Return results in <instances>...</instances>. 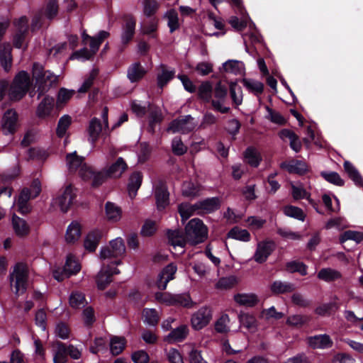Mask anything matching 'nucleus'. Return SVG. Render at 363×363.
<instances>
[{
    "mask_svg": "<svg viewBox=\"0 0 363 363\" xmlns=\"http://www.w3.org/2000/svg\"><path fill=\"white\" fill-rule=\"evenodd\" d=\"M28 270L25 264H17L11 274V286L17 295L23 294L27 286Z\"/></svg>",
    "mask_w": 363,
    "mask_h": 363,
    "instance_id": "nucleus-6",
    "label": "nucleus"
},
{
    "mask_svg": "<svg viewBox=\"0 0 363 363\" xmlns=\"http://www.w3.org/2000/svg\"><path fill=\"white\" fill-rule=\"evenodd\" d=\"M164 16L167 18V25L171 33L179 28V23L178 14L174 9H171L167 11Z\"/></svg>",
    "mask_w": 363,
    "mask_h": 363,
    "instance_id": "nucleus-56",
    "label": "nucleus"
},
{
    "mask_svg": "<svg viewBox=\"0 0 363 363\" xmlns=\"http://www.w3.org/2000/svg\"><path fill=\"white\" fill-rule=\"evenodd\" d=\"M196 123L191 116H186L184 118L173 121L169 128L168 131L172 133H180L182 134L188 133L196 128Z\"/></svg>",
    "mask_w": 363,
    "mask_h": 363,
    "instance_id": "nucleus-11",
    "label": "nucleus"
},
{
    "mask_svg": "<svg viewBox=\"0 0 363 363\" xmlns=\"http://www.w3.org/2000/svg\"><path fill=\"white\" fill-rule=\"evenodd\" d=\"M144 321L150 325H155L159 320V315L155 309L145 308L143 310Z\"/></svg>",
    "mask_w": 363,
    "mask_h": 363,
    "instance_id": "nucleus-58",
    "label": "nucleus"
},
{
    "mask_svg": "<svg viewBox=\"0 0 363 363\" xmlns=\"http://www.w3.org/2000/svg\"><path fill=\"white\" fill-rule=\"evenodd\" d=\"M81 264L76 257L72 255L67 256L66 262L64 266V274L69 276L77 274L81 270Z\"/></svg>",
    "mask_w": 363,
    "mask_h": 363,
    "instance_id": "nucleus-28",
    "label": "nucleus"
},
{
    "mask_svg": "<svg viewBox=\"0 0 363 363\" xmlns=\"http://www.w3.org/2000/svg\"><path fill=\"white\" fill-rule=\"evenodd\" d=\"M109 36V33L105 30L100 31L97 36L90 38L89 46L91 52L95 55L101 43Z\"/></svg>",
    "mask_w": 363,
    "mask_h": 363,
    "instance_id": "nucleus-45",
    "label": "nucleus"
},
{
    "mask_svg": "<svg viewBox=\"0 0 363 363\" xmlns=\"http://www.w3.org/2000/svg\"><path fill=\"white\" fill-rule=\"evenodd\" d=\"M344 168L350 178L355 183L356 185L362 184V178L357 169L350 162H344Z\"/></svg>",
    "mask_w": 363,
    "mask_h": 363,
    "instance_id": "nucleus-47",
    "label": "nucleus"
},
{
    "mask_svg": "<svg viewBox=\"0 0 363 363\" xmlns=\"http://www.w3.org/2000/svg\"><path fill=\"white\" fill-rule=\"evenodd\" d=\"M135 25L136 21L133 16H128L125 17L121 33V41L123 44H127L133 37Z\"/></svg>",
    "mask_w": 363,
    "mask_h": 363,
    "instance_id": "nucleus-22",
    "label": "nucleus"
},
{
    "mask_svg": "<svg viewBox=\"0 0 363 363\" xmlns=\"http://www.w3.org/2000/svg\"><path fill=\"white\" fill-rule=\"evenodd\" d=\"M146 71L140 63H134L128 69V78L131 82H135L141 79Z\"/></svg>",
    "mask_w": 363,
    "mask_h": 363,
    "instance_id": "nucleus-37",
    "label": "nucleus"
},
{
    "mask_svg": "<svg viewBox=\"0 0 363 363\" xmlns=\"http://www.w3.org/2000/svg\"><path fill=\"white\" fill-rule=\"evenodd\" d=\"M120 271L109 264L103 263V267L96 277V284L100 289H105L111 281V277L118 274Z\"/></svg>",
    "mask_w": 363,
    "mask_h": 363,
    "instance_id": "nucleus-14",
    "label": "nucleus"
},
{
    "mask_svg": "<svg viewBox=\"0 0 363 363\" xmlns=\"http://www.w3.org/2000/svg\"><path fill=\"white\" fill-rule=\"evenodd\" d=\"M79 176L84 180H91V185L94 187L101 185L109 178L105 169L96 172L88 165H84L81 168Z\"/></svg>",
    "mask_w": 363,
    "mask_h": 363,
    "instance_id": "nucleus-8",
    "label": "nucleus"
},
{
    "mask_svg": "<svg viewBox=\"0 0 363 363\" xmlns=\"http://www.w3.org/2000/svg\"><path fill=\"white\" fill-rule=\"evenodd\" d=\"M125 340L121 337H112L110 339V351L113 355L119 354L125 348Z\"/></svg>",
    "mask_w": 363,
    "mask_h": 363,
    "instance_id": "nucleus-46",
    "label": "nucleus"
},
{
    "mask_svg": "<svg viewBox=\"0 0 363 363\" xmlns=\"http://www.w3.org/2000/svg\"><path fill=\"white\" fill-rule=\"evenodd\" d=\"M71 123L72 118L69 115H64L60 118L56 130L58 137L62 138L65 135Z\"/></svg>",
    "mask_w": 363,
    "mask_h": 363,
    "instance_id": "nucleus-51",
    "label": "nucleus"
},
{
    "mask_svg": "<svg viewBox=\"0 0 363 363\" xmlns=\"http://www.w3.org/2000/svg\"><path fill=\"white\" fill-rule=\"evenodd\" d=\"M235 301L240 305L252 307L259 302L257 296L255 294H238L234 296Z\"/></svg>",
    "mask_w": 363,
    "mask_h": 363,
    "instance_id": "nucleus-31",
    "label": "nucleus"
},
{
    "mask_svg": "<svg viewBox=\"0 0 363 363\" xmlns=\"http://www.w3.org/2000/svg\"><path fill=\"white\" fill-rule=\"evenodd\" d=\"M197 205L199 208V214L210 213L219 208L220 202L218 197H212L197 202Z\"/></svg>",
    "mask_w": 363,
    "mask_h": 363,
    "instance_id": "nucleus-23",
    "label": "nucleus"
},
{
    "mask_svg": "<svg viewBox=\"0 0 363 363\" xmlns=\"http://www.w3.org/2000/svg\"><path fill=\"white\" fill-rule=\"evenodd\" d=\"M247 162L252 167H257L261 161L259 152L252 147H248L245 152Z\"/></svg>",
    "mask_w": 363,
    "mask_h": 363,
    "instance_id": "nucleus-54",
    "label": "nucleus"
},
{
    "mask_svg": "<svg viewBox=\"0 0 363 363\" xmlns=\"http://www.w3.org/2000/svg\"><path fill=\"white\" fill-rule=\"evenodd\" d=\"M189 334V328L186 325H182L179 327L171 331L164 338L169 342H181L184 340Z\"/></svg>",
    "mask_w": 363,
    "mask_h": 363,
    "instance_id": "nucleus-26",
    "label": "nucleus"
},
{
    "mask_svg": "<svg viewBox=\"0 0 363 363\" xmlns=\"http://www.w3.org/2000/svg\"><path fill=\"white\" fill-rule=\"evenodd\" d=\"M12 225L18 236L23 237L28 234L29 227L26 222L15 214L12 216Z\"/></svg>",
    "mask_w": 363,
    "mask_h": 363,
    "instance_id": "nucleus-35",
    "label": "nucleus"
},
{
    "mask_svg": "<svg viewBox=\"0 0 363 363\" xmlns=\"http://www.w3.org/2000/svg\"><path fill=\"white\" fill-rule=\"evenodd\" d=\"M15 26L17 32L13 38L14 45L21 48L23 44L24 35L28 30V19L25 16H22L15 22Z\"/></svg>",
    "mask_w": 363,
    "mask_h": 363,
    "instance_id": "nucleus-18",
    "label": "nucleus"
},
{
    "mask_svg": "<svg viewBox=\"0 0 363 363\" xmlns=\"http://www.w3.org/2000/svg\"><path fill=\"white\" fill-rule=\"evenodd\" d=\"M274 250L275 244L273 241H260L257 245L252 259L257 263L262 264L267 261Z\"/></svg>",
    "mask_w": 363,
    "mask_h": 363,
    "instance_id": "nucleus-12",
    "label": "nucleus"
},
{
    "mask_svg": "<svg viewBox=\"0 0 363 363\" xmlns=\"http://www.w3.org/2000/svg\"><path fill=\"white\" fill-rule=\"evenodd\" d=\"M75 197V190L72 185H68L62 194L53 199L52 206L59 208L62 213H66L72 204Z\"/></svg>",
    "mask_w": 363,
    "mask_h": 363,
    "instance_id": "nucleus-9",
    "label": "nucleus"
},
{
    "mask_svg": "<svg viewBox=\"0 0 363 363\" xmlns=\"http://www.w3.org/2000/svg\"><path fill=\"white\" fill-rule=\"evenodd\" d=\"M178 211L182 221L186 220L195 213H199L197 203L194 205L187 203H181L178 206Z\"/></svg>",
    "mask_w": 363,
    "mask_h": 363,
    "instance_id": "nucleus-38",
    "label": "nucleus"
},
{
    "mask_svg": "<svg viewBox=\"0 0 363 363\" xmlns=\"http://www.w3.org/2000/svg\"><path fill=\"white\" fill-rule=\"evenodd\" d=\"M142 179L143 176L140 172H134L130 176L128 184V194L132 199L135 196L137 191L141 185Z\"/></svg>",
    "mask_w": 363,
    "mask_h": 363,
    "instance_id": "nucleus-41",
    "label": "nucleus"
},
{
    "mask_svg": "<svg viewBox=\"0 0 363 363\" xmlns=\"http://www.w3.org/2000/svg\"><path fill=\"white\" fill-rule=\"evenodd\" d=\"M33 77L36 84L39 85L40 94L48 91L50 86L56 84L58 81V75L54 74L50 71H44L43 67L40 64H34L33 68Z\"/></svg>",
    "mask_w": 363,
    "mask_h": 363,
    "instance_id": "nucleus-5",
    "label": "nucleus"
},
{
    "mask_svg": "<svg viewBox=\"0 0 363 363\" xmlns=\"http://www.w3.org/2000/svg\"><path fill=\"white\" fill-rule=\"evenodd\" d=\"M281 167L286 169L290 173L303 174L307 169L306 164L301 161H291L289 162H283Z\"/></svg>",
    "mask_w": 363,
    "mask_h": 363,
    "instance_id": "nucleus-39",
    "label": "nucleus"
},
{
    "mask_svg": "<svg viewBox=\"0 0 363 363\" xmlns=\"http://www.w3.org/2000/svg\"><path fill=\"white\" fill-rule=\"evenodd\" d=\"M155 298L167 305L182 306L187 308H191L193 306L191 298L187 294L174 295L168 293H157Z\"/></svg>",
    "mask_w": 363,
    "mask_h": 363,
    "instance_id": "nucleus-7",
    "label": "nucleus"
},
{
    "mask_svg": "<svg viewBox=\"0 0 363 363\" xmlns=\"http://www.w3.org/2000/svg\"><path fill=\"white\" fill-rule=\"evenodd\" d=\"M18 116L14 109L7 110L3 115L1 126L5 134H13L18 128Z\"/></svg>",
    "mask_w": 363,
    "mask_h": 363,
    "instance_id": "nucleus-13",
    "label": "nucleus"
},
{
    "mask_svg": "<svg viewBox=\"0 0 363 363\" xmlns=\"http://www.w3.org/2000/svg\"><path fill=\"white\" fill-rule=\"evenodd\" d=\"M84 158L77 155L76 152L67 154L66 157V163L68 169L70 172H80L81 168L86 165L83 162Z\"/></svg>",
    "mask_w": 363,
    "mask_h": 363,
    "instance_id": "nucleus-29",
    "label": "nucleus"
},
{
    "mask_svg": "<svg viewBox=\"0 0 363 363\" xmlns=\"http://www.w3.org/2000/svg\"><path fill=\"white\" fill-rule=\"evenodd\" d=\"M239 320L241 325L249 330H253L255 328V318L248 313L239 315Z\"/></svg>",
    "mask_w": 363,
    "mask_h": 363,
    "instance_id": "nucleus-63",
    "label": "nucleus"
},
{
    "mask_svg": "<svg viewBox=\"0 0 363 363\" xmlns=\"http://www.w3.org/2000/svg\"><path fill=\"white\" fill-rule=\"evenodd\" d=\"M167 235L169 242L174 250H177L178 247L180 250L178 253H183L184 252V248L187 242L186 236L179 230H168Z\"/></svg>",
    "mask_w": 363,
    "mask_h": 363,
    "instance_id": "nucleus-16",
    "label": "nucleus"
},
{
    "mask_svg": "<svg viewBox=\"0 0 363 363\" xmlns=\"http://www.w3.org/2000/svg\"><path fill=\"white\" fill-rule=\"evenodd\" d=\"M227 89L220 83H218L214 90V99L211 100V104L215 110L225 113L229 111L228 107L223 106V101L226 96Z\"/></svg>",
    "mask_w": 363,
    "mask_h": 363,
    "instance_id": "nucleus-15",
    "label": "nucleus"
},
{
    "mask_svg": "<svg viewBox=\"0 0 363 363\" xmlns=\"http://www.w3.org/2000/svg\"><path fill=\"white\" fill-rule=\"evenodd\" d=\"M87 304V301L82 293L74 291L69 296V305L72 308H79L84 307Z\"/></svg>",
    "mask_w": 363,
    "mask_h": 363,
    "instance_id": "nucleus-48",
    "label": "nucleus"
},
{
    "mask_svg": "<svg viewBox=\"0 0 363 363\" xmlns=\"http://www.w3.org/2000/svg\"><path fill=\"white\" fill-rule=\"evenodd\" d=\"M284 213L287 216L292 217L302 221L304 220L306 217L303 211L301 208L294 206H286L284 208Z\"/></svg>",
    "mask_w": 363,
    "mask_h": 363,
    "instance_id": "nucleus-57",
    "label": "nucleus"
},
{
    "mask_svg": "<svg viewBox=\"0 0 363 363\" xmlns=\"http://www.w3.org/2000/svg\"><path fill=\"white\" fill-rule=\"evenodd\" d=\"M291 194L296 200L306 199L315 207V203L314 201L310 199V194L304 189L301 184H291Z\"/></svg>",
    "mask_w": 363,
    "mask_h": 363,
    "instance_id": "nucleus-40",
    "label": "nucleus"
},
{
    "mask_svg": "<svg viewBox=\"0 0 363 363\" xmlns=\"http://www.w3.org/2000/svg\"><path fill=\"white\" fill-rule=\"evenodd\" d=\"M11 47L9 44H3L0 47V62L6 71H9L11 67Z\"/></svg>",
    "mask_w": 363,
    "mask_h": 363,
    "instance_id": "nucleus-32",
    "label": "nucleus"
},
{
    "mask_svg": "<svg viewBox=\"0 0 363 363\" xmlns=\"http://www.w3.org/2000/svg\"><path fill=\"white\" fill-rule=\"evenodd\" d=\"M54 363H65L67 361V347L62 342L52 345Z\"/></svg>",
    "mask_w": 363,
    "mask_h": 363,
    "instance_id": "nucleus-34",
    "label": "nucleus"
},
{
    "mask_svg": "<svg viewBox=\"0 0 363 363\" xmlns=\"http://www.w3.org/2000/svg\"><path fill=\"white\" fill-rule=\"evenodd\" d=\"M318 278L326 282L333 281L342 278V274L332 268H323L318 273Z\"/></svg>",
    "mask_w": 363,
    "mask_h": 363,
    "instance_id": "nucleus-36",
    "label": "nucleus"
},
{
    "mask_svg": "<svg viewBox=\"0 0 363 363\" xmlns=\"http://www.w3.org/2000/svg\"><path fill=\"white\" fill-rule=\"evenodd\" d=\"M307 343L313 349H328L333 345L332 339L327 334L309 337L307 338Z\"/></svg>",
    "mask_w": 363,
    "mask_h": 363,
    "instance_id": "nucleus-17",
    "label": "nucleus"
},
{
    "mask_svg": "<svg viewBox=\"0 0 363 363\" xmlns=\"http://www.w3.org/2000/svg\"><path fill=\"white\" fill-rule=\"evenodd\" d=\"M155 196L158 208H164L169 203V193L164 184H160L155 187Z\"/></svg>",
    "mask_w": 363,
    "mask_h": 363,
    "instance_id": "nucleus-27",
    "label": "nucleus"
},
{
    "mask_svg": "<svg viewBox=\"0 0 363 363\" xmlns=\"http://www.w3.org/2000/svg\"><path fill=\"white\" fill-rule=\"evenodd\" d=\"M201 186L192 182H186L182 185V194L186 197L196 196L201 191Z\"/></svg>",
    "mask_w": 363,
    "mask_h": 363,
    "instance_id": "nucleus-49",
    "label": "nucleus"
},
{
    "mask_svg": "<svg viewBox=\"0 0 363 363\" xmlns=\"http://www.w3.org/2000/svg\"><path fill=\"white\" fill-rule=\"evenodd\" d=\"M126 169V163L122 157H119L114 163L105 169L109 178L116 179L120 177Z\"/></svg>",
    "mask_w": 363,
    "mask_h": 363,
    "instance_id": "nucleus-24",
    "label": "nucleus"
},
{
    "mask_svg": "<svg viewBox=\"0 0 363 363\" xmlns=\"http://www.w3.org/2000/svg\"><path fill=\"white\" fill-rule=\"evenodd\" d=\"M177 270V266L171 263L162 271L157 281V286L160 289L164 290L166 289L167 283L174 278Z\"/></svg>",
    "mask_w": 363,
    "mask_h": 363,
    "instance_id": "nucleus-19",
    "label": "nucleus"
},
{
    "mask_svg": "<svg viewBox=\"0 0 363 363\" xmlns=\"http://www.w3.org/2000/svg\"><path fill=\"white\" fill-rule=\"evenodd\" d=\"M294 289L293 284L280 281H274L271 286V290L275 294H284L291 292Z\"/></svg>",
    "mask_w": 363,
    "mask_h": 363,
    "instance_id": "nucleus-55",
    "label": "nucleus"
},
{
    "mask_svg": "<svg viewBox=\"0 0 363 363\" xmlns=\"http://www.w3.org/2000/svg\"><path fill=\"white\" fill-rule=\"evenodd\" d=\"M325 229L337 228L338 230H342L347 228V224L343 218L337 217L330 219L325 225Z\"/></svg>",
    "mask_w": 363,
    "mask_h": 363,
    "instance_id": "nucleus-59",
    "label": "nucleus"
},
{
    "mask_svg": "<svg viewBox=\"0 0 363 363\" xmlns=\"http://www.w3.org/2000/svg\"><path fill=\"white\" fill-rule=\"evenodd\" d=\"M223 67L226 72L235 74H242L244 71V64L241 61L229 60L223 64Z\"/></svg>",
    "mask_w": 363,
    "mask_h": 363,
    "instance_id": "nucleus-42",
    "label": "nucleus"
},
{
    "mask_svg": "<svg viewBox=\"0 0 363 363\" xmlns=\"http://www.w3.org/2000/svg\"><path fill=\"white\" fill-rule=\"evenodd\" d=\"M105 212L107 219L113 223L119 221L122 216L121 208L112 202H106L105 204Z\"/></svg>",
    "mask_w": 363,
    "mask_h": 363,
    "instance_id": "nucleus-30",
    "label": "nucleus"
},
{
    "mask_svg": "<svg viewBox=\"0 0 363 363\" xmlns=\"http://www.w3.org/2000/svg\"><path fill=\"white\" fill-rule=\"evenodd\" d=\"M174 75V71L169 69L164 66L161 67V72L157 75V84L160 88H162L164 85L169 82Z\"/></svg>",
    "mask_w": 363,
    "mask_h": 363,
    "instance_id": "nucleus-50",
    "label": "nucleus"
},
{
    "mask_svg": "<svg viewBox=\"0 0 363 363\" xmlns=\"http://www.w3.org/2000/svg\"><path fill=\"white\" fill-rule=\"evenodd\" d=\"M41 191V184L39 180H34L29 188H24L21 191L16 205L18 211L22 214H26L31 211V206L28 201L30 199L36 198Z\"/></svg>",
    "mask_w": 363,
    "mask_h": 363,
    "instance_id": "nucleus-4",
    "label": "nucleus"
},
{
    "mask_svg": "<svg viewBox=\"0 0 363 363\" xmlns=\"http://www.w3.org/2000/svg\"><path fill=\"white\" fill-rule=\"evenodd\" d=\"M74 94L75 91L74 89L60 88L57 95L56 108L58 109L63 108Z\"/></svg>",
    "mask_w": 363,
    "mask_h": 363,
    "instance_id": "nucleus-33",
    "label": "nucleus"
},
{
    "mask_svg": "<svg viewBox=\"0 0 363 363\" xmlns=\"http://www.w3.org/2000/svg\"><path fill=\"white\" fill-rule=\"evenodd\" d=\"M101 238L102 231L101 230L94 229L91 230L84 238V247L86 250L90 252H94Z\"/></svg>",
    "mask_w": 363,
    "mask_h": 363,
    "instance_id": "nucleus-21",
    "label": "nucleus"
},
{
    "mask_svg": "<svg viewBox=\"0 0 363 363\" xmlns=\"http://www.w3.org/2000/svg\"><path fill=\"white\" fill-rule=\"evenodd\" d=\"M54 107V99L50 96H45L39 104L36 114L39 118H45L49 116Z\"/></svg>",
    "mask_w": 363,
    "mask_h": 363,
    "instance_id": "nucleus-25",
    "label": "nucleus"
},
{
    "mask_svg": "<svg viewBox=\"0 0 363 363\" xmlns=\"http://www.w3.org/2000/svg\"><path fill=\"white\" fill-rule=\"evenodd\" d=\"M230 91L232 99L233 102L236 105L241 104L242 101V90L240 86H238L235 83H231L230 85Z\"/></svg>",
    "mask_w": 363,
    "mask_h": 363,
    "instance_id": "nucleus-64",
    "label": "nucleus"
},
{
    "mask_svg": "<svg viewBox=\"0 0 363 363\" xmlns=\"http://www.w3.org/2000/svg\"><path fill=\"white\" fill-rule=\"evenodd\" d=\"M187 242L196 245L204 242L208 238V228L199 218H193L185 226Z\"/></svg>",
    "mask_w": 363,
    "mask_h": 363,
    "instance_id": "nucleus-2",
    "label": "nucleus"
},
{
    "mask_svg": "<svg viewBox=\"0 0 363 363\" xmlns=\"http://www.w3.org/2000/svg\"><path fill=\"white\" fill-rule=\"evenodd\" d=\"M212 312L208 307H201L191 315V324L196 330H199L209 324Z\"/></svg>",
    "mask_w": 363,
    "mask_h": 363,
    "instance_id": "nucleus-10",
    "label": "nucleus"
},
{
    "mask_svg": "<svg viewBox=\"0 0 363 363\" xmlns=\"http://www.w3.org/2000/svg\"><path fill=\"white\" fill-rule=\"evenodd\" d=\"M242 83L250 91L255 94H261L263 91V84L259 81L251 79H243Z\"/></svg>",
    "mask_w": 363,
    "mask_h": 363,
    "instance_id": "nucleus-52",
    "label": "nucleus"
},
{
    "mask_svg": "<svg viewBox=\"0 0 363 363\" xmlns=\"http://www.w3.org/2000/svg\"><path fill=\"white\" fill-rule=\"evenodd\" d=\"M159 9V4L156 0H144L143 13L146 16H151Z\"/></svg>",
    "mask_w": 363,
    "mask_h": 363,
    "instance_id": "nucleus-60",
    "label": "nucleus"
},
{
    "mask_svg": "<svg viewBox=\"0 0 363 363\" xmlns=\"http://www.w3.org/2000/svg\"><path fill=\"white\" fill-rule=\"evenodd\" d=\"M31 85L28 74L25 71L20 72L13 79L9 89V97L11 101H19L27 93Z\"/></svg>",
    "mask_w": 363,
    "mask_h": 363,
    "instance_id": "nucleus-3",
    "label": "nucleus"
},
{
    "mask_svg": "<svg viewBox=\"0 0 363 363\" xmlns=\"http://www.w3.org/2000/svg\"><path fill=\"white\" fill-rule=\"evenodd\" d=\"M230 318L224 314L216 322L215 329L218 333H227L229 331Z\"/></svg>",
    "mask_w": 363,
    "mask_h": 363,
    "instance_id": "nucleus-61",
    "label": "nucleus"
},
{
    "mask_svg": "<svg viewBox=\"0 0 363 363\" xmlns=\"http://www.w3.org/2000/svg\"><path fill=\"white\" fill-rule=\"evenodd\" d=\"M102 128L101 124L99 119L93 118L89 123L88 132H89V140L92 143H95L98 139Z\"/></svg>",
    "mask_w": 363,
    "mask_h": 363,
    "instance_id": "nucleus-44",
    "label": "nucleus"
},
{
    "mask_svg": "<svg viewBox=\"0 0 363 363\" xmlns=\"http://www.w3.org/2000/svg\"><path fill=\"white\" fill-rule=\"evenodd\" d=\"M228 238L242 242H248L251 239V235L247 230L234 227L228 232Z\"/></svg>",
    "mask_w": 363,
    "mask_h": 363,
    "instance_id": "nucleus-43",
    "label": "nucleus"
},
{
    "mask_svg": "<svg viewBox=\"0 0 363 363\" xmlns=\"http://www.w3.org/2000/svg\"><path fill=\"white\" fill-rule=\"evenodd\" d=\"M250 21H251L248 17H243L240 21L237 16H232L229 19V23L238 30H242L248 26Z\"/></svg>",
    "mask_w": 363,
    "mask_h": 363,
    "instance_id": "nucleus-62",
    "label": "nucleus"
},
{
    "mask_svg": "<svg viewBox=\"0 0 363 363\" xmlns=\"http://www.w3.org/2000/svg\"><path fill=\"white\" fill-rule=\"evenodd\" d=\"M347 240H354L359 243L363 240V233L355 230H347L344 232L340 237V242H345Z\"/></svg>",
    "mask_w": 363,
    "mask_h": 363,
    "instance_id": "nucleus-53",
    "label": "nucleus"
},
{
    "mask_svg": "<svg viewBox=\"0 0 363 363\" xmlns=\"http://www.w3.org/2000/svg\"><path fill=\"white\" fill-rule=\"evenodd\" d=\"M125 252V246L121 238H116L109 242L108 246L103 247L99 252V258L106 264L112 266L122 264L121 257Z\"/></svg>",
    "mask_w": 363,
    "mask_h": 363,
    "instance_id": "nucleus-1",
    "label": "nucleus"
},
{
    "mask_svg": "<svg viewBox=\"0 0 363 363\" xmlns=\"http://www.w3.org/2000/svg\"><path fill=\"white\" fill-rule=\"evenodd\" d=\"M82 236V225L77 221H72L68 226L65 233V239L67 243L74 244L79 240Z\"/></svg>",
    "mask_w": 363,
    "mask_h": 363,
    "instance_id": "nucleus-20",
    "label": "nucleus"
}]
</instances>
